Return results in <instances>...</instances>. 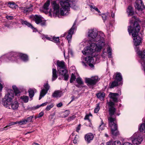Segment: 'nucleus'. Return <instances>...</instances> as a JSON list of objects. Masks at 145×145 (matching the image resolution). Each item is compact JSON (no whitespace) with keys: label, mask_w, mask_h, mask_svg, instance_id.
<instances>
[{"label":"nucleus","mask_w":145,"mask_h":145,"mask_svg":"<svg viewBox=\"0 0 145 145\" xmlns=\"http://www.w3.org/2000/svg\"><path fill=\"white\" fill-rule=\"evenodd\" d=\"M88 36L89 41L93 43H91L89 46L86 47L82 51V53L88 55L95 52H100L105 45L104 33L90 29L89 30Z\"/></svg>","instance_id":"1"},{"label":"nucleus","mask_w":145,"mask_h":145,"mask_svg":"<svg viewBox=\"0 0 145 145\" xmlns=\"http://www.w3.org/2000/svg\"><path fill=\"white\" fill-rule=\"evenodd\" d=\"M135 19V16H133L131 18L129 22L131 25L128 27V30L130 35L131 33H132V36L134 37L133 39L135 45L137 46L140 45L141 43L142 39L138 35L140 29L138 22L137 21H135L133 24V20Z\"/></svg>","instance_id":"2"},{"label":"nucleus","mask_w":145,"mask_h":145,"mask_svg":"<svg viewBox=\"0 0 145 145\" xmlns=\"http://www.w3.org/2000/svg\"><path fill=\"white\" fill-rule=\"evenodd\" d=\"M7 92V94L3 99L2 104L5 107L10 109V104L14 98L13 91L12 90L8 89Z\"/></svg>","instance_id":"3"},{"label":"nucleus","mask_w":145,"mask_h":145,"mask_svg":"<svg viewBox=\"0 0 145 145\" xmlns=\"http://www.w3.org/2000/svg\"><path fill=\"white\" fill-rule=\"evenodd\" d=\"M60 3L61 8V14L63 16L68 15L70 10V4L66 0H60Z\"/></svg>","instance_id":"4"},{"label":"nucleus","mask_w":145,"mask_h":145,"mask_svg":"<svg viewBox=\"0 0 145 145\" xmlns=\"http://www.w3.org/2000/svg\"><path fill=\"white\" fill-rule=\"evenodd\" d=\"M114 119L110 118L108 119V123L111 129V135L113 136H117L119 134L118 130L116 121H114Z\"/></svg>","instance_id":"5"},{"label":"nucleus","mask_w":145,"mask_h":145,"mask_svg":"<svg viewBox=\"0 0 145 145\" xmlns=\"http://www.w3.org/2000/svg\"><path fill=\"white\" fill-rule=\"evenodd\" d=\"M9 59L12 61H15L16 58L19 56L21 59L24 61H26L28 60L27 56L24 54L18 53L16 52H12L7 54Z\"/></svg>","instance_id":"6"},{"label":"nucleus","mask_w":145,"mask_h":145,"mask_svg":"<svg viewBox=\"0 0 145 145\" xmlns=\"http://www.w3.org/2000/svg\"><path fill=\"white\" fill-rule=\"evenodd\" d=\"M51 4L52 7L53 9V11L52 12L51 10H50L49 12L50 14H52V13L53 14H54L57 16H58L60 15V14L61 15V12H59L60 6L55 1H53L51 2Z\"/></svg>","instance_id":"7"},{"label":"nucleus","mask_w":145,"mask_h":145,"mask_svg":"<svg viewBox=\"0 0 145 145\" xmlns=\"http://www.w3.org/2000/svg\"><path fill=\"white\" fill-rule=\"evenodd\" d=\"M132 137V143L134 145H138L143 140L142 136L138 133L134 134Z\"/></svg>","instance_id":"8"},{"label":"nucleus","mask_w":145,"mask_h":145,"mask_svg":"<svg viewBox=\"0 0 145 145\" xmlns=\"http://www.w3.org/2000/svg\"><path fill=\"white\" fill-rule=\"evenodd\" d=\"M99 80V78L98 76H92L90 78H86L85 81L88 86H93L95 85Z\"/></svg>","instance_id":"9"},{"label":"nucleus","mask_w":145,"mask_h":145,"mask_svg":"<svg viewBox=\"0 0 145 145\" xmlns=\"http://www.w3.org/2000/svg\"><path fill=\"white\" fill-rule=\"evenodd\" d=\"M108 105L109 106V115L110 116L108 117V119L110 118H111L112 119H114V121H116V118H113L112 116L114 115L116 111V108H115L114 106V103L112 101H110L108 103Z\"/></svg>","instance_id":"10"},{"label":"nucleus","mask_w":145,"mask_h":145,"mask_svg":"<svg viewBox=\"0 0 145 145\" xmlns=\"http://www.w3.org/2000/svg\"><path fill=\"white\" fill-rule=\"evenodd\" d=\"M58 71L60 74L63 76L64 77V80H67L69 77V75L68 74L67 71L66 69V67L59 70Z\"/></svg>","instance_id":"11"},{"label":"nucleus","mask_w":145,"mask_h":145,"mask_svg":"<svg viewBox=\"0 0 145 145\" xmlns=\"http://www.w3.org/2000/svg\"><path fill=\"white\" fill-rule=\"evenodd\" d=\"M136 4L135 5V8L138 11H142L145 8L143 4L142 0H137L135 2Z\"/></svg>","instance_id":"12"},{"label":"nucleus","mask_w":145,"mask_h":145,"mask_svg":"<svg viewBox=\"0 0 145 145\" xmlns=\"http://www.w3.org/2000/svg\"><path fill=\"white\" fill-rule=\"evenodd\" d=\"M44 86L45 89H43L41 90L39 98V100H40L42 97H44L45 95L50 88V86L47 83L44 84Z\"/></svg>","instance_id":"13"},{"label":"nucleus","mask_w":145,"mask_h":145,"mask_svg":"<svg viewBox=\"0 0 145 145\" xmlns=\"http://www.w3.org/2000/svg\"><path fill=\"white\" fill-rule=\"evenodd\" d=\"M76 23L75 22L69 31L68 35L67 36V38L68 41L69 43L71 41V39L72 35L74 33V31L75 29L74 26L75 25Z\"/></svg>","instance_id":"14"},{"label":"nucleus","mask_w":145,"mask_h":145,"mask_svg":"<svg viewBox=\"0 0 145 145\" xmlns=\"http://www.w3.org/2000/svg\"><path fill=\"white\" fill-rule=\"evenodd\" d=\"M119 95L118 93L110 92L109 95V97L110 99H112L114 101L117 102L118 101L117 97Z\"/></svg>","instance_id":"15"},{"label":"nucleus","mask_w":145,"mask_h":145,"mask_svg":"<svg viewBox=\"0 0 145 145\" xmlns=\"http://www.w3.org/2000/svg\"><path fill=\"white\" fill-rule=\"evenodd\" d=\"M93 137V135L91 133H89L85 135V139L88 143H89L91 140H92Z\"/></svg>","instance_id":"16"},{"label":"nucleus","mask_w":145,"mask_h":145,"mask_svg":"<svg viewBox=\"0 0 145 145\" xmlns=\"http://www.w3.org/2000/svg\"><path fill=\"white\" fill-rule=\"evenodd\" d=\"M19 106V103L17 101H15L11 103L10 106V109L13 110H17Z\"/></svg>","instance_id":"17"},{"label":"nucleus","mask_w":145,"mask_h":145,"mask_svg":"<svg viewBox=\"0 0 145 145\" xmlns=\"http://www.w3.org/2000/svg\"><path fill=\"white\" fill-rule=\"evenodd\" d=\"M33 116H30L29 117L27 118L26 119L22 120L20 121V125H22L23 124H25L27 122H29L32 121Z\"/></svg>","instance_id":"18"},{"label":"nucleus","mask_w":145,"mask_h":145,"mask_svg":"<svg viewBox=\"0 0 145 145\" xmlns=\"http://www.w3.org/2000/svg\"><path fill=\"white\" fill-rule=\"evenodd\" d=\"M57 70H58L65 67V63L63 61H57Z\"/></svg>","instance_id":"19"},{"label":"nucleus","mask_w":145,"mask_h":145,"mask_svg":"<svg viewBox=\"0 0 145 145\" xmlns=\"http://www.w3.org/2000/svg\"><path fill=\"white\" fill-rule=\"evenodd\" d=\"M34 20L37 24H39L42 22V17L40 15H35L34 16Z\"/></svg>","instance_id":"20"},{"label":"nucleus","mask_w":145,"mask_h":145,"mask_svg":"<svg viewBox=\"0 0 145 145\" xmlns=\"http://www.w3.org/2000/svg\"><path fill=\"white\" fill-rule=\"evenodd\" d=\"M127 12L128 14V16H132L134 14V12L132 7L129 6L128 7L127 9Z\"/></svg>","instance_id":"21"},{"label":"nucleus","mask_w":145,"mask_h":145,"mask_svg":"<svg viewBox=\"0 0 145 145\" xmlns=\"http://www.w3.org/2000/svg\"><path fill=\"white\" fill-rule=\"evenodd\" d=\"M116 74L115 80L118 82L121 81L122 80V77L121 74L119 72H117Z\"/></svg>","instance_id":"22"},{"label":"nucleus","mask_w":145,"mask_h":145,"mask_svg":"<svg viewBox=\"0 0 145 145\" xmlns=\"http://www.w3.org/2000/svg\"><path fill=\"white\" fill-rule=\"evenodd\" d=\"M62 94V92L59 90L55 91L53 94L52 95L53 97L57 98L60 97Z\"/></svg>","instance_id":"23"},{"label":"nucleus","mask_w":145,"mask_h":145,"mask_svg":"<svg viewBox=\"0 0 145 145\" xmlns=\"http://www.w3.org/2000/svg\"><path fill=\"white\" fill-rule=\"evenodd\" d=\"M137 53L141 57L142 60L145 61V50L143 52L138 51Z\"/></svg>","instance_id":"24"},{"label":"nucleus","mask_w":145,"mask_h":145,"mask_svg":"<svg viewBox=\"0 0 145 145\" xmlns=\"http://www.w3.org/2000/svg\"><path fill=\"white\" fill-rule=\"evenodd\" d=\"M57 71L56 69H52V80L53 81L56 79L57 77Z\"/></svg>","instance_id":"25"},{"label":"nucleus","mask_w":145,"mask_h":145,"mask_svg":"<svg viewBox=\"0 0 145 145\" xmlns=\"http://www.w3.org/2000/svg\"><path fill=\"white\" fill-rule=\"evenodd\" d=\"M84 59L86 62L88 63H93L94 61L93 58L89 56L85 57Z\"/></svg>","instance_id":"26"},{"label":"nucleus","mask_w":145,"mask_h":145,"mask_svg":"<svg viewBox=\"0 0 145 145\" xmlns=\"http://www.w3.org/2000/svg\"><path fill=\"white\" fill-rule=\"evenodd\" d=\"M21 22L22 24L25 25H27L28 27H30L33 29H35L33 27L32 25L29 23L27 22V21H24L23 20H22Z\"/></svg>","instance_id":"27"},{"label":"nucleus","mask_w":145,"mask_h":145,"mask_svg":"<svg viewBox=\"0 0 145 145\" xmlns=\"http://www.w3.org/2000/svg\"><path fill=\"white\" fill-rule=\"evenodd\" d=\"M119 82L115 80L114 81L111 83L109 85L110 88H112L114 87L117 86L119 85Z\"/></svg>","instance_id":"28"},{"label":"nucleus","mask_w":145,"mask_h":145,"mask_svg":"<svg viewBox=\"0 0 145 145\" xmlns=\"http://www.w3.org/2000/svg\"><path fill=\"white\" fill-rule=\"evenodd\" d=\"M36 90L35 89H30L28 90L29 96L30 98L33 97L34 95V92H36Z\"/></svg>","instance_id":"29"},{"label":"nucleus","mask_w":145,"mask_h":145,"mask_svg":"<svg viewBox=\"0 0 145 145\" xmlns=\"http://www.w3.org/2000/svg\"><path fill=\"white\" fill-rule=\"evenodd\" d=\"M20 121H16V122H12L9 123L8 125L3 128V129L2 130H7V129H6V128L7 127H9V126L12 125H14L15 124H16L17 123H18L19 124H20Z\"/></svg>","instance_id":"30"},{"label":"nucleus","mask_w":145,"mask_h":145,"mask_svg":"<svg viewBox=\"0 0 145 145\" xmlns=\"http://www.w3.org/2000/svg\"><path fill=\"white\" fill-rule=\"evenodd\" d=\"M23 10L24 13H29L33 10V8L32 7H25L23 8Z\"/></svg>","instance_id":"31"},{"label":"nucleus","mask_w":145,"mask_h":145,"mask_svg":"<svg viewBox=\"0 0 145 145\" xmlns=\"http://www.w3.org/2000/svg\"><path fill=\"white\" fill-rule=\"evenodd\" d=\"M8 6L11 8H16V5L13 2H10L8 3Z\"/></svg>","instance_id":"32"},{"label":"nucleus","mask_w":145,"mask_h":145,"mask_svg":"<svg viewBox=\"0 0 145 145\" xmlns=\"http://www.w3.org/2000/svg\"><path fill=\"white\" fill-rule=\"evenodd\" d=\"M139 130L141 132H145V120L144 123L141 124L139 128Z\"/></svg>","instance_id":"33"},{"label":"nucleus","mask_w":145,"mask_h":145,"mask_svg":"<svg viewBox=\"0 0 145 145\" xmlns=\"http://www.w3.org/2000/svg\"><path fill=\"white\" fill-rule=\"evenodd\" d=\"M50 5V0H47L46 2L45 3L43 6L44 9L46 10L49 9L48 7Z\"/></svg>","instance_id":"34"},{"label":"nucleus","mask_w":145,"mask_h":145,"mask_svg":"<svg viewBox=\"0 0 145 145\" xmlns=\"http://www.w3.org/2000/svg\"><path fill=\"white\" fill-rule=\"evenodd\" d=\"M20 99L24 103H27L29 100V97L27 96H23L20 97Z\"/></svg>","instance_id":"35"},{"label":"nucleus","mask_w":145,"mask_h":145,"mask_svg":"<svg viewBox=\"0 0 145 145\" xmlns=\"http://www.w3.org/2000/svg\"><path fill=\"white\" fill-rule=\"evenodd\" d=\"M105 93H99L97 95V97L101 99H103L105 96Z\"/></svg>","instance_id":"36"},{"label":"nucleus","mask_w":145,"mask_h":145,"mask_svg":"<svg viewBox=\"0 0 145 145\" xmlns=\"http://www.w3.org/2000/svg\"><path fill=\"white\" fill-rule=\"evenodd\" d=\"M12 88L14 90V92L16 95H17V94H18L20 93L19 90L15 86H13Z\"/></svg>","instance_id":"37"},{"label":"nucleus","mask_w":145,"mask_h":145,"mask_svg":"<svg viewBox=\"0 0 145 145\" xmlns=\"http://www.w3.org/2000/svg\"><path fill=\"white\" fill-rule=\"evenodd\" d=\"M108 16H109L108 14H101L102 17V18L104 22H105V20H107Z\"/></svg>","instance_id":"38"},{"label":"nucleus","mask_w":145,"mask_h":145,"mask_svg":"<svg viewBox=\"0 0 145 145\" xmlns=\"http://www.w3.org/2000/svg\"><path fill=\"white\" fill-rule=\"evenodd\" d=\"M101 123L99 127V131H102L103 130L105 127V125L104 124L103 121L102 120L101 121Z\"/></svg>","instance_id":"39"},{"label":"nucleus","mask_w":145,"mask_h":145,"mask_svg":"<svg viewBox=\"0 0 145 145\" xmlns=\"http://www.w3.org/2000/svg\"><path fill=\"white\" fill-rule=\"evenodd\" d=\"M52 41H53L55 42L58 43L59 42V37H56L54 36L52 37Z\"/></svg>","instance_id":"40"},{"label":"nucleus","mask_w":145,"mask_h":145,"mask_svg":"<svg viewBox=\"0 0 145 145\" xmlns=\"http://www.w3.org/2000/svg\"><path fill=\"white\" fill-rule=\"evenodd\" d=\"M107 52L109 54L108 57H111L112 56V50L111 48L110 47H108L107 49Z\"/></svg>","instance_id":"41"},{"label":"nucleus","mask_w":145,"mask_h":145,"mask_svg":"<svg viewBox=\"0 0 145 145\" xmlns=\"http://www.w3.org/2000/svg\"><path fill=\"white\" fill-rule=\"evenodd\" d=\"M76 81L80 85H82L83 84V82L82 80V79L80 77H78L76 79Z\"/></svg>","instance_id":"42"},{"label":"nucleus","mask_w":145,"mask_h":145,"mask_svg":"<svg viewBox=\"0 0 145 145\" xmlns=\"http://www.w3.org/2000/svg\"><path fill=\"white\" fill-rule=\"evenodd\" d=\"M76 79V76L73 73H72L70 81V83L72 82Z\"/></svg>","instance_id":"43"},{"label":"nucleus","mask_w":145,"mask_h":145,"mask_svg":"<svg viewBox=\"0 0 145 145\" xmlns=\"http://www.w3.org/2000/svg\"><path fill=\"white\" fill-rule=\"evenodd\" d=\"M100 107L99 106V104L98 103L96 105V106L94 109V112L95 113H97L99 111Z\"/></svg>","instance_id":"44"},{"label":"nucleus","mask_w":145,"mask_h":145,"mask_svg":"<svg viewBox=\"0 0 145 145\" xmlns=\"http://www.w3.org/2000/svg\"><path fill=\"white\" fill-rule=\"evenodd\" d=\"M79 138V136L78 135H76L75 137L74 138L73 140V142L75 144H77L78 141V139Z\"/></svg>","instance_id":"45"},{"label":"nucleus","mask_w":145,"mask_h":145,"mask_svg":"<svg viewBox=\"0 0 145 145\" xmlns=\"http://www.w3.org/2000/svg\"><path fill=\"white\" fill-rule=\"evenodd\" d=\"M76 118V116L74 115H73L69 117L68 118V119H67V121H70L73 120V119H75Z\"/></svg>","instance_id":"46"},{"label":"nucleus","mask_w":145,"mask_h":145,"mask_svg":"<svg viewBox=\"0 0 145 145\" xmlns=\"http://www.w3.org/2000/svg\"><path fill=\"white\" fill-rule=\"evenodd\" d=\"M112 145H121V143L119 140H116L113 143Z\"/></svg>","instance_id":"47"},{"label":"nucleus","mask_w":145,"mask_h":145,"mask_svg":"<svg viewBox=\"0 0 145 145\" xmlns=\"http://www.w3.org/2000/svg\"><path fill=\"white\" fill-rule=\"evenodd\" d=\"M91 8L94 9L95 10L99 13L100 12V11L98 9V8L96 7H95L94 6L91 5Z\"/></svg>","instance_id":"48"},{"label":"nucleus","mask_w":145,"mask_h":145,"mask_svg":"<svg viewBox=\"0 0 145 145\" xmlns=\"http://www.w3.org/2000/svg\"><path fill=\"white\" fill-rule=\"evenodd\" d=\"M54 106L53 104H51L47 106L46 107V109L48 111L51 108H52Z\"/></svg>","instance_id":"49"},{"label":"nucleus","mask_w":145,"mask_h":145,"mask_svg":"<svg viewBox=\"0 0 145 145\" xmlns=\"http://www.w3.org/2000/svg\"><path fill=\"white\" fill-rule=\"evenodd\" d=\"M71 7L72 8L74 9V10H76L78 8L77 6H76V5H75L74 4H73L71 6H69L70 7Z\"/></svg>","instance_id":"50"},{"label":"nucleus","mask_w":145,"mask_h":145,"mask_svg":"<svg viewBox=\"0 0 145 145\" xmlns=\"http://www.w3.org/2000/svg\"><path fill=\"white\" fill-rule=\"evenodd\" d=\"M40 25L42 26H45L46 25V21H42V22L40 23Z\"/></svg>","instance_id":"51"},{"label":"nucleus","mask_w":145,"mask_h":145,"mask_svg":"<svg viewBox=\"0 0 145 145\" xmlns=\"http://www.w3.org/2000/svg\"><path fill=\"white\" fill-rule=\"evenodd\" d=\"M43 114L44 113L43 112H41L39 114L38 116H37V117L40 118L41 117L43 116Z\"/></svg>","instance_id":"52"},{"label":"nucleus","mask_w":145,"mask_h":145,"mask_svg":"<svg viewBox=\"0 0 145 145\" xmlns=\"http://www.w3.org/2000/svg\"><path fill=\"white\" fill-rule=\"evenodd\" d=\"M6 18L8 20H12L13 19V17L10 16H7L6 17Z\"/></svg>","instance_id":"53"},{"label":"nucleus","mask_w":145,"mask_h":145,"mask_svg":"<svg viewBox=\"0 0 145 145\" xmlns=\"http://www.w3.org/2000/svg\"><path fill=\"white\" fill-rule=\"evenodd\" d=\"M80 125L79 124L78 127L76 128V131L78 132H79V131L80 129Z\"/></svg>","instance_id":"54"},{"label":"nucleus","mask_w":145,"mask_h":145,"mask_svg":"<svg viewBox=\"0 0 145 145\" xmlns=\"http://www.w3.org/2000/svg\"><path fill=\"white\" fill-rule=\"evenodd\" d=\"M63 105V104L62 103H59L57 105V106L58 107H61Z\"/></svg>","instance_id":"55"},{"label":"nucleus","mask_w":145,"mask_h":145,"mask_svg":"<svg viewBox=\"0 0 145 145\" xmlns=\"http://www.w3.org/2000/svg\"><path fill=\"white\" fill-rule=\"evenodd\" d=\"M45 37L48 40L52 41V38L51 37H51H48L47 36H46Z\"/></svg>","instance_id":"56"},{"label":"nucleus","mask_w":145,"mask_h":145,"mask_svg":"<svg viewBox=\"0 0 145 145\" xmlns=\"http://www.w3.org/2000/svg\"><path fill=\"white\" fill-rule=\"evenodd\" d=\"M41 106H40V105H37V106H34L33 107V108L34 109H37L38 108H39Z\"/></svg>","instance_id":"57"},{"label":"nucleus","mask_w":145,"mask_h":145,"mask_svg":"<svg viewBox=\"0 0 145 145\" xmlns=\"http://www.w3.org/2000/svg\"><path fill=\"white\" fill-rule=\"evenodd\" d=\"M91 63H88L89 65L91 68H93L94 67V66L93 64Z\"/></svg>","instance_id":"58"},{"label":"nucleus","mask_w":145,"mask_h":145,"mask_svg":"<svg viewBox=\"0 0 145 145\" xmlns=\"http://www.w3.org/2000/svg\"><path fill=\"white\" fill-rule=\"evenodd\" d=\"M112 141L110 140L106 143V145H110L112 143Z\"/></svg>","instance_id":"59"},{"label":"nucleus","mask_w":145,"mask_h":145,"mask_svg":"<svg viewBox=\"0 0 145 145\" xmlns=\"http://www.w3.org/2000/svg\"><path fill=\"white\" fill-rule=\"evenodd\" d=\"M48 102H46L44 103H42L41 105H40V106H46Z\"/></svg>","instance_id":"60"},{"label":"nucleus","mask_w":145,"mask_h":145,"mask_svg":"<svg viewBox=\"0 0 145 145\" xmlns=\"http://www.w3.org/2000/svg\"><path fill=\"white\" fill-rule=\"evenodd\" d=\"M123 145H133L131 144L128 142H125L124 143Z\"/></svg>","instance_id":"61"},{"label":"nucleus","mask_w":145,"mask_h":145,"mask_svg":"<svg viewBox=\"0 0 145 145\" xmlns=\"http://www.w3.org/2000/svg\"><path fill=\"white\" fill-rule=\"evenodd\" d=\"M89 115H86L85 116L84 118V119L85 120H89Z\"/></svg>","instance_id":"62"},{"label":"nucleus","mask_w":145,"mask_h":145,"mask_svg":"<svg viewBox=\"0 0 145 145\" xmlns=\"http://www.w3.org/2000/svg\"><path fill=\"white\" fill-rule=\"evenodd\" d=\"M3 88V86L2 84L0 83V91H1Z\"/></svg>","instance_id":"63"},{"label":"nucleus","mask_w":145,"mask_h":145,"mask_svg":"<svg viewBox=\"0 0 145 145\" xmlns=\"http://www.w3.org/2000/svg\"><path fill=\"white\" fill-rule=\"evenodd\" d=\"M68 53L69 54H71L72 56L73 55V52L72 50H70L68 51Z\"/></svg>","instance_id":"64"}]
</instances>
